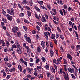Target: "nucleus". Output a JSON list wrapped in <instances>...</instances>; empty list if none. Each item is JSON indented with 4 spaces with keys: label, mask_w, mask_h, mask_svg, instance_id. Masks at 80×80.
<instances>
[{
    "label": "nucleus",
    "mask_w": 80,
    "mask_h": 80,
    "mask_svg": "<svg viewBox=\"0 0 80 80\" xmlns=\"http://www.w3.org/2000/svg\"><path fill=\"white\" fill-rule=\"evenodd\" d=\"M8 13L11 15H13L14 16L15 15V11H14V9L13 8H12L11 10H10L8 9L7 10Z\"/></svg>",
    "instance_id": "f257e3e1"
},
{
    "label": "nucleus",
    "mask_w": 80,
    "mask_h": 80,
    "mask_svg": "<svg viewBox=\"0 0 80 80\" xmlns=\"http://www.w3.org/2000/svg\"><path fill=\"white\" fill-rule=\"evenodd\" d=\"M12 30L13 32H14L16 33L17 32V31H18V28L16 26L13 27V28H12Z\"/></svg>",
    "instance_id": "f03ea898"
},
{
    "label": "nucleus",
    "mask_w": 80,
    "mask_h": 80,
    "mask_svg": "<svg viewBox=\"0 0 80 80\" xmlns=\"http://www.w3.org/2000/svg\"><path fill=\"white\" fill-rule=\"evenodd\" d=\"M6 17L8 19V20H10V22H11L12 21V19H13L12 16H10L8 14H7Z\"/></svg>",
    "instance_id": "7ed1b4c3"
},
{
    "label": "nucleus",
    "mask_w": 80,
    "mask_h": 80,
    "mask_svg": "<svg viewBox=\"0 0 80 80\" xmlns=\"http://www.w3.org/2000/svg\"><path fill=\"white\" fill-rule=\"evenodd\" d=\"M26 40L27 42H28L29 43H32V41H31L30 38H26Z\"/></svg>",
    "instance_id": "20e7f679"
},
{
    "label": "nucleus",
    "mask_w": 80,
    "mask_h": 80,
    "mask_svg": "<svg viewBox=\"0 0 80 80\" xmlns=\"http://www.w3.org/2000/svg\"><path fill=\"white\" fill-rule=\"evenodd\" d=\"M67 57L68 58H69L71 61L72 60V56H71V55H70V54H68L67 55Z\"/></svg>",
    "instance_id": "39448f33"
},
{
    "label": "nucleus",
    "mask_w": 80,
    "mask_h": 80,
    "mask_svg": "<svg viewBox=\"0 0 80 80\" xmlns=\"http://www.w3.org/2000/svg\"><path fill=\"white\" fill-rule=\"evenodd\" d=\"M50 53L51 57H53V56L54 55V52H53V51L52 50H50Z\"/></svg>",
    "instance_id": "423d86ee"
},
{
    "label": "nucleus",
    "mask_w": 80,
    "mask_h": 80,
    "mask_svg": "<svg viewBox=\"0 0 80 80\" xmlns=\"http://www.w3.org/2000/svg\"><path fill=\"white\" fill-rule=\"evenodd\" d=\"M42 19H41V21L42 22H46V19H45V17L43 16H42Z\"/></svg>",
    "instance_id": "0eeeda50"
},
{
    "label": "nucleus",
    "mask_w": 80,
    "mask_h": 80,
    "mask_svg": "<svg viewBox=\"0 0 80 80\" xmlns=\"http://www.w3.org/2000/svg\"><path fill=\"white\" fill-rule=\"evenodd\" d=\"M35 58H36V63H38L39 62V58H38L37 56H36L35 57Z\"/></svg>",
    "instance_id": "6e6552de"
},
{
    "label": "nucleus",
    "mask_w": 80,
    "mask_h": 80,
    "mask_svg": "<svg viewBox=\"0 0 80 80\" xmlns=\"http://www.w3.org/2000/svg\"><path fill=\"white\" fill-rule=\"evenodd\" d=\"M10 72H15V69L14 68H12L11 69L9 70Z\"/></svg>",
    "instance_id": "1a4fd4ad"
},
{
    "label": "nucleus",
    "mask_w": 80,
    "mask_h": 80,
    "mask_svg": "<svg viewBox=\"0 0 80 80\" xmlns=\"http://www.w3.org/2000/svg\"><path fill=\"white\" fill-rule=\"evenodd\" d=\"M18 53L19 55H20L22 53V51H21V49H18Z\"/></svg>",
    "instance_id": "9d476101"
},
{
    "label": "nucleus",
    "mask_w": 80,
    "mask_h": 80,
    "mask_svg": "<svg viewBox=\"0 0 80 80\" xmlns=\"http://www.w3.org/2000/svg\"><path fill=\"white\" fill-rule=\"evenodd\" d=\"M41 45L42 47H44V46H45V43L43 41H42L41 42Z\"/></svg>",
    "instance_id": "9b49d317"
},
{
    "label": "nucleus",
    "mask_w": 80,
    "mask_h": 80,
    "mask_svg": "<svg viewBox=\"0 0 80 80\" xmlns=\"http://www.w3.org/2000/svg\"><path fill=\"white\" fill-rule=\"evenodd\" d=\"M61 62V60L60 58L58 59L57 63L58 65H59L60 64V62Z\"/></svg>",
    "instance_id": "f8f14e48"
},
{
    "label": "nucleus",
    "mask_w": 80,
    "mask_h": 80,
    "mask_svg": "<svg viewBox=\"0 0 80 80\" xmlns=\"http://www.w3.org/2000/svg\"><path fill=\"white\" fill-rule=\"evenodd\" d=\"M18 68L19 70H20V72H22V68L21 67V66L20 65H18Z\"/></svg>",
    "instance_id": "ddd939ff"
},
{
    "label": "nucleus",
    "mask_w": 80,
    "mask_h": 80,
    "mask_svg": "<svg viewBox=\"0 0 80 80\" xmlns=\"http://www.w3.org/2000/svg\"><path fill=\"white\" fill-rule=\"evenodd\" d=\"M4 60L5 62H8V56H6L4 58Z\"/></svg>",
    "instance_id": "4468645a"
},
{
    "label": "nucleus",
    "mask_w": 80,
    "mask_h": 80,
    "mask_svg": "<svg viewBox=\"0 0 80 80\" xmlns=\"http://www.w3.org/2000/svg\"><path fill=\"white\" fill-rule=\"evenodd\" d=\"M47 75L48 77H50L51 75V74L50 72H47Z\"/></svg>",
    "instance_id": "2eb2a0df"
},
{
    "label": "nucleus",
    "mask_w": 80,
    "mask_h": 80,
    "mask_svg": "<svg viewBox=\"0 0 80 80\" xmlns=\"http://www.w3.org/2000/svg\"><path fill=\"white\" fill-rule=\"evenodd\" d=\"M38 76L39 78H42L43 77V75L41 74H39L38 75Z\"/></svg>",
    "instance_id": "dca6fc26"
},
{
    "label": "nucleus",
    "mask_w": 80,
    "mask_h": 80,
    "mask_svg": "<svg viewBox=\"0 0 80 80\" xmlns=\"http://www.w3.org/2000/svg\"><path fill=\"white\" fill-rule=\"evenodd\" d=\"M2 12L3 15L4 16H6V13H5V11L3 9L2 10Z\"/></svg>",
    "instance_id": "f3484780"
},
{
    "label": "nucleus",
    "mask_w": 80,
    "mask_h": 80,
    "mask_svg": "<svg viewBox=\"0 0 80 80\" xmlns=\"http://www.w3.org/2000/svg\"><path fill=\"white\" fill-rule=\"evenodd\" d=\"M17 45L19 49H22V48L20 47V44L19 43H17Z\"/></svg>",
    "instance_id": "a211bd4d"
},
{
    "label": "nucleus",
    "mask_w": 80,
    "mask_h": 80,
    "mask_svg": "<svg viewBox=\"0 0 80 80\" xmlns=\"http://www.w3.org/2000/svg\"><path fill=\"white\" fill-rule=\"evenodd\" d=\"M68 72H71L72 73V68H68Z\"/></svg>",
    "instance_id": "6ab92c4d"
},
{
    "label": "nucleus",
    "mask_w": 80,
    "mask_h": 80,
    "mask_svg": "<svg viewBox=\"0 0 80 80\" xmlns=\"http://www.w3.org/2000/svg\"><path fill=\"white\" fill-rule=\"evenodd\" d=\"M18 5L19 8H21V10H23V8H22V7H21L20 4H18Z\"/></svg>",
    "instance_id": "aec40b11"
},
{
    "label": "nucleus",
    "mask_w": 80,
    "mask_h": 80,
    "mask_svg": "<svg viewBox=\"0 0 80 80\" xmlns=\"http://www.w3.org/2000/svg\"><path fill=\"white\" fill-rule=\"evenodd\" d=\"M59 12L63 16V11L62 10H60Z\"/></svg>",
    "instance_id": "412c9836"
},
{
    "label": "nucleus",
    "mask_w": 80,
    "mask_h": 80,
    "mask_svg": "<svg viewBox=\"0 0 80 80\" xmlns=\"http://www.w3.org/2000/svg\"><path fill=\"white\" fill-rule=\"evenodd\" d=\"M28 17H30L31 16V12L30 11H28Z\"/></svg>",
    "instance_id": "4be33fe9"
},
{
    "label": "nucleus",
    "mask_w": 80,
    "mask_h": 80,
    "mask_svg": "<svg viewBox=\"0 0 80 80\" xmlns=\"http://www.w3.org/2000/svg\"><path fill=\"white\" fill-rule=\"evenodd\" d=\"M27 3V1L25 0H23V2H22V4H26Z\"/></svg>",
    "instance_id": "5701e85b"
},
{
    "label": "nucleus",
    "mask_w": 80,
    "mask_h": 80,
    "mask_svg": "<svg viewBox=\"0 0 80 80\" xmlns=\"http://www.w3.org/2000/svg\"><path fill=\"white\" fill-rule=\"evenodd\" d=\"M35 9H36V10H38V12H40V10L39 8H38V7L36 6L35 7Z\"/></svg>",
    "instance_id": "b1692460"
},
{
    "label": "nucleus",
    "mask_w": 80,
    "mask_h": 80,
    "mask_svg": "<svg viewBox=\"0 0 80 80\" xmlns=\"http://www.w3.org/2000/svg\"><path fill=\"white\" fill-rule=\"evenodd\" d=\"M37 52H40L41 51V50L40 49V48L38 47L37 48Z\"/></svg>",
    "instance_id": "393cba45"
},
{
    "label": "nucleus",
    "mask_w": 80,
    "mask_h": 80,
    "mask_svg": "<svg viewBox=\"0 0 80 80\" xmlns=\"http://www.w3.org/2000/svg\"><path fill=\"white\" fill-rule=\"evenodd\" d=\"M36 28L38 30H40V27L39 26H37L36 27Z\"/></svg>",
    "instance_id": "a878e982"
},
{
    "label": "nucleus",
    "mask_w": 80,
    "mask_h": 80,
    "mask_svg": "<svg viewBox=\"0 0 80 80\" xmlns=\"http://www.w3.org/2000/svg\"><path fill=\"white\" fill-rule=\"evenodd\" d=\"M47 70H49V67L48 65H47L45 66Z\"/></svg>",
    "instance_id": "bb28decb"
},
{
    "label": "nucleus",
    "mask_w": 80,
    "mask_h": 80,
    "mask_svg": "<svg viewBox=\"0 0 80 80\" xmlns=\"http://www.w3.org/2000/svg\"><path fill=\"white\" fill-rule=\"evenodd\" d=\"M35 17H36V18L37 19H38V20H39V19H40V18H39V17H38V15H37V14H35Z\"/></svg>",
    "instance_id": "cd10ccee"
},
{
    "label": "nucleus",
    "mask_w": 80,
    "mask_h": 80,
    "mask_svg": "<svg viewBox=\"0 0 80 80\" xmlns=\"http://www.w3.org/2000/svg\"><path fill=\"white\" fill-rule=\"evenodd\" d=\"M12 48H16V45H15V44L12 45Z\"/></svg>",
    "instance_id": "c85d7f7f"
},
{
    "label": "nucleus",
    "mask_w": 80,
    "mask_h": 80,
    "mask_svg": "<svg viewBox=\"0 0 80 80\" xmlns=\"http://www.w3.org/2000/svg\"><path fill=\"white\" fill-rule=\"evenodd\" d=\"M27 70H28V72H29V73H31V69H30L27 68Z\"/></svg>",
    "instance_id": "c756f323"
},
{
    "label": "nucleus",
    "mask_w": 80,
    "mask_h": 80,
    "mask_svg": "<svg viewBox=\"0 0 80 80\" xmlns=\"http://www.w3.org/2000/svg\"><path fill=\"white\" fill-rule=\"evenodd\" d=\"M54 43L56 45H57V41L56 39H54Z\"/></svg>",
    "instance_id": "7c9ffc66"
},
{
    "label": "nucleus",
    "mask_w": 80,
    "mask_h": 80,
    "mask_svg": "<svg viewBox=\"0 0 80 80\" xmlns=\"http://www.w3.org/2000/svg\"><path fill=\"white\" fill-rule=\"evenodd\" d=\"M60 37L61 39H62V40H64V37H63V35H60Z\"/></svg>",
    "instance_id": "2f4dec72"
},
{
    "label": "nucleus",
    "mask_w": 80,
    "mask_h": 80,
    "mask_svg": "<svg viewBox=\"0 0 80 80\" xmlns=\"http://www.w3.org/2000/svg\"><path fill=\"white\" fill-rule=\"evenodd\" d=\"M24 22H25V23H29L28 21V20H26V19L24 20Z\"/></svg>",
    "instance_id": "473e14b6"
},
{
    "label": "nucleus",
    "mask_w": 80,
    "mask_h": 80,
    "mask_svg": "<svg viewBox=\"0 0 80 80\" xmlns=\"http://www.w3.org/2000/svg\"><path fill=\"white\" fill-rule=\"evenodd\" d=\"M52 72H54V73H55V68H52Z\"/></svg>",
    "instance_id": "72a5a7b5"
},
{
    "label": "nucleus",
    "mask_w": 80,
    "mask_h": 80,
    "mask_svg": "<svg viewBox=\"0 0 80 80\" xmlns=\"http://www.w3.org/2000/svg\"><path fill=\"white\" fill-rule=\"evenodd\" d=\"M23 28L26 31H27V28L25 26H23Z\"/></svg>",
    "instance_id": "f704fd0d"
},
{
    "label": "nucleus",
    "mask_w": 80,
    "mask_h": 80,
    "mask_svg": "<svg viewBox=\"0 0 80 80\" xmlns=\"http://www.w3.org/2000/svg\"><path fill=\"white\" fill-rule=\"evenodd\" d=\"M64 78L65 79V80H68L67 79V75H66V74H64Z\"/></svg>",
    "instance_id": "c9c22d12"
},
{
    "label": "nucleus",
    "mask_w": 80,
    "mask_h": 80,
    "mask_svg": "<svg viewBox=\"0 0 80 80\" xmlns=\"http://www.w3.org/2000/svg\"><path fill=\"white\" fill-rule=\"evenodd\" d=\"M3 77H5L6 75H7V74H6V73L5 72H3Z\"/></svg>",
    "instance_id": "e433bc0d"
},
{
    "label": "nucleus",
    "mask_w": 80,
    "mask_h": 80,
    "mask_svg": "<svg viewBox=\"0 0 80 80\" xmlns=\"http://www.w3.org/2000/svg\"><path fill=\"white\" fill-rule=\"evenodd\" d=\"M42 8H43V9H44V10H47V8L45 7L44 6H41Z\"/></svg>",
    "instance_id": "4c0bfd02"
},
{
    "label": "nucleus",
    "mask_w": 80,
    "mask_h": 80,
    "mask_svg": "<svg viewBox=\"0 0 80 80\" xmlns=\"http://www.w3.org/2000/svg\"><path fill=\"white\" fill-rule=\"evenodd\" d=\"M30 5L31 6H32L33 5V2H32V1H30L29 2Z\"/></svg>",
    "instance_id": "58836bf2"
},
{
    "label": "nucleus",
    "mask_w": 80,
    "mask_h": 80,
    "mask_svg": "<svg viewBox=\"0 0 80 80\" xmlns=\"http://www.w3.org/2000/svg\"><path fill=\"white\" fill-rule=\"evenodd\" d=\"M60 72L61 74H63V71H62V69L61 68L60 69Z\"/></svg>",
    "instance_id": "ea45409f"
},
{
    "label": "nucleus",
    "mask_w": 80,
    "mask_h": 80,
    "mask_svg": "<svg viewBox=\"0 0 80 80\" xmlns=\"http://www.w3.org/2000/svg\"><path fill=\"white\" fill-rule=\"evenodd\" d=\"M32 77V76L31 75H30V74H28V75H27L26 76V77H27V78H30V77Z\"/></svg>",
    "instance_id": "a19ab883"
},
{
    "label": "nucleus",
    "mask_w": 80,
    "mask_h": 80,
    "mask_svg": "<svg viewBox=\"0 0 80 80\" xmlns=\"http://www.w3.org/2000/svg\"><path fill=\"white\" fill-rule=\"evenodd\" d=\"M71 48L72 49V50H74V48H75V46H74V45H72V46H71Z\"/></svg>",
    "instance_id": "79ce46f5"
},
{
    "label": "nucleus",
    "mask_w": 80,
    "mask_h": 80,
    "mask_svg": "<svg viewBox=\"0 0 80 80\" xmlns=\"http://www.w3.org/2000/svg\"><path fill=\"white\" fill-rule=\"evenodd\" d=\"M72 66L76 70H78V69H77V67H75L74 65H72Z\"/></svg>",
    "instance_id": "37998d69"
},
{
    "label": "nucleus",
    "mask_w": 80,
    "mask_h": 80,
    "mask_svg": "<svg viewBox=\"0 0 80 80\" xmlns=\"http://www.w3.org/2000/svg\"><path fill=\"white\" fill-rule=\"evenodd\" d=\"M71 76L72 77L74 78V79H75V76L74 75L72 74L71 75Z\"/></svg>",
    "instance_id": "c03bdc74"
},
{
    "label": "nucleus",
    "mask_w": 80,
    "mask_h": 80,
    "mask_svg": "<svg viewBox=\"0 0 80 80\" xmlns=\"http://www.w3.org/2000/svg\"><path fill=\"white\" fill-rule=\"evenodd\" d=\"M50 12L51 14H52V15H55V13H54L53 12H52V11H50Z\"/></svg>",
    "instance_id": "a18cd8bd"
},
{
    "label": "nucleus",
    "mask_w": 80,
    "mask_h": 80,
    "mask_svg": "<svg viewBox=\"0 0 80 80\" xmlns=\"http://www.w3.org/2000/svg\"><path fill=\"white\" fill-rule=\"evenodd\" d=\"M10 78V76L9 75H8L6 77V79H9Z\"/></svg>",
    "instance_id": "49530a36"
},
{
    "label": "nucleus",
    "mask_w": 80,
    "mask_h": 80,
    "mask_svg": "<svg viewBox=\"0 0 80 80\" xmlns=\"http://www.w3.org/2000/svg\"><path fill=\"white\" fill-rule=\"evenodd\" d=\"M17 36L18 37H20V32H18L17 34Z\"/></svg>",
    "instance_id": "de8ad7c7"
},
{
    "label": "nucleus",
    "mask_w": 80,
    "mask_h": 80,
    "mask_svg": "<svg viewBox=\"0 0 80 80\" xmlns=\"http://www.w3.org/2000/svg\"><path fill=\"white\" fill-rule=\"evenodd\" d=\"M40 68H41L39 66H37V70H40Z\"/></svg>",
    "instance_id": "09e8293b"
},
{
    "label": "nucleus",
    "mask_w": 80,
    "mask_h": 80,
    "mask_svg": "<svg viewBox=\"0 0 80 80\" xmlns=\"http://www.w3.org/2000/svg\"><path fill=\"white\" fill-rule=\"evenodd\" d=\"M30 62H33V58H30Z\"/></svg>",
    "instance_id": "8fccbe9b"
},
{
    "label": "nucleus",
    "mask_w": 80,
    "mask_h": 80,
    "mask_svg": "<svg viewBox=\"0 0 80 80\" xmlns=\"http://www.w3.org/2000/svg\"><path fill=\"white\" fill-rule=\"evenodd\" d=\"M75 33L77 37H78V33H77V32H75Z\"/></svg>",
    "instance_id": "3c124183"
},
{
    "label": "nucleus",
    "mask_w": 80,
    "mask_h": 80,
    "mask_svg": "<svg viewBox=\"0 0 80 80\" xmlns=\"http://www.w3.org/2000/svg\"><path fill=\"white\" fill-rule=\"evenodd\" d=\"M50 79L51 80H53V76H51L50 77Z\"/></svg>",
    "instance_id": "603ef678"
},
{
    "label": "nucleus",
    "mask_w": 80,
    "mask_h": 80,
    "mask_svg": "<svg viewBox=\"0 0 80 80\" xmlns=\"http://www.w3.org/2000/svg\"><path fill=\"white\" fill-rule=\"evenodd\" d=\"M54 67L56 71H57V70H58V68H57V67L56 65H54Z\"/></svg>",
    "instance_id": "864d4df0"
},
{
    "label": "nucleus",
    "mask_w": 80,
    "mask_h": 80,
    "mask_svg": "<svg viewBox=\"0 0 80 80\" xmlns=\"http://www.w3.org/2000/svg\"><path fill=\"white\" fill-rule=\"evenodd\" d=\"M0 43H1L2 44V43H4L5 42H4V41L3 40H1L0 41Z\"/></svg>",
    "instance_id": "5fc2aeb1"
},
{
    "label": "nucleus",
    "mask_w": 80,
    "mask_h": 80,
    "mask_svg": "<svg viewBox=\"0 0 80 80\" xmlns=\"http://www.w3.org/2000/svg\"><path fill=\"white\" fill-rule=\"evenodd\" d=\"M56 62H57V60H56V59H54L53 60V62L54 63H57Z\"/></svg>",
    "instance_id": "6e6d98bb"
},
{
    "label": "nucleus",
    "mask_w": 80,
    "mask_h": 80,
    "mask_svg": "<svg viewBox=\"0 0 80 80\" xmlns=\"http://www.w3.org/2000/svg\"><path fill=\"white\" fill-rule=\"evenodd\" d=\"M42 60L43 61V62H45V58L44 57H42Z\"/></svg>",
    "instance_id": "4d7b16f0"
},
{
    "label": "nucleus",
    "mask_w": 80,
    "mask_h": 80,
    "mask_svg": "<svg viewBox=\"0 0 80 80\" xmlns=\"http://www.w3.org/2000/svg\"><path fill=\"white\" fill-rule=\"evenodd\" d=\"M64 8H65V9H67V8H68V6H66V5H64Z\"/></svg>",
    "instance_id": "13d9d810"
},
{
    "label": "nucleus",
    "mask_w": 80,
    "mask_h": 80,
    "mask_svg": "<svg viewBox=\"0 0 80 80\" xmlns=\"http://www.w3.org/2000/svg\"><path fill=\"white\" fill-rule=\"evenodd\" d=\"M20 60L22 62V63H24V60H23V58H21Z\"/></svg>",
    "instance_id": "bf43d9fd"
},
{
    "label": "nucleus",
    "mask_w": 80,
    "mask_h": 80,
    "mask_svg": "<svg viewBox=\"0 0 80 80\" xmlns=\"http://www.w3.org/2000/svg\"><path fill=\"white\" fill-rule=\"evenodd\" d=\"M4 51L5 52H7V51H8V49L7 48H5L4 49Z\"/></svg>",
    "instance_id": "052dcab7"
},
{
    "label": "nucleus",
    "mask_w": 80,
    "mask_h": 80,
    "mask_svg": "<svg viewBox=\"0 0 80 80\" xmlns=\"http://www.w3.org/2000/svg\"><path fill=\"white\" fill-rule=\"evenodd\" d=\"M7 44V47H8L9 45H10V43H9V42L8 41L7 42V43H6Z\"/></svg>",
    "instance_id": "680f3d73"
},
{
    "label": "nucleus",
    "mask_w": 80,
    "mask_h": 80,
    "mask_svg": "<svg viewBox=\"0 0 80 80\" xmlns=\"http://www.w3.org/2000/svg\"><path fill=\"white\" fill-rule=\"evenodd\" d=\"M17 22L18 23H20V19H18L17 20Z\"/></svg>",
    "instance_id": "e2e57ef3"
},
{
    "label": "nucleus",
    "mask_w": 80,
    "mask_h": 80,
    "mask_svg": "<svg viewBox=\"0 0 80 80\" xmlns=\"http://www.w3.org/2000/svg\"><path fill=\"white\" fill-rule=\"evenodd\" d=\"M12 55H15V51H13V52L12 53Z\"/></svg>",
    "instance_id": "0e129e2a"
},
{
    "label": "nucleus",
    "mask_w": 80,
    "mask_h": 80,
    "mask_svg": "<svg viewBox=\"0 0 80 80\" xmlns=\"http://www.w3.org/2000/svg\"><path fill=\"white\" fill-rule=\"evenodd\" d=\"M52 36L53 37V39H55V35L54 34H52Z\"/></svg>",
    "instance_id": "69168bd1"
},
{
    "label": "nucleus",
    "mask_w": 80,
    "mask_h": 80,
    "mask_svg": "<svg viewBox=\"0 0 80 80\" xmlns=\"http://www.w3.org/2000/svg\"><path fill=\"white\" fill-rule=\"evenodd\" d=\"M52 11H53L55 13H56L57 12H56V9H52Z\"/></svg>",
    "instance_id": "338daca9"
},
{
    "label": "nucleus",
    "mask_w": 80,
    "mask_h": 80,
    "mask_svg": "<svg viewBox=\"0 0 80 80\" xmlns=\"http://www.w3.org/2000/svg\"><path fill=\"white\" fill-rule=\"evenodd\" d=\"M23 47H27L26 46V45H27V44H26V43H23Z\"/></svg>",
    "instance_id": "774afa93"
}]
</instances>
